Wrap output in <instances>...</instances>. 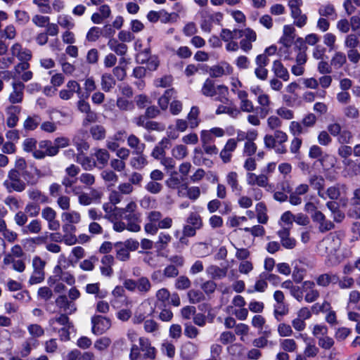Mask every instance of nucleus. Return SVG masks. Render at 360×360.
<instances>
[{"label": "nucleus", "mask_w": 360, "mask_h": 360, "mask_svg": "<svg viewBox=\"0 0 360 360\" xmlns=\"http://www.w3.org/2000/svg\"><path fill=\"white\" fill-rule=\"evenodd\" d=\"M338 280L339 277L336 274L328 273L319 275L316 278V281L319 286L327 287L331 283H338Z\"/></svg>", "instance_id": "c756f323"}, {"label": "nucleus", "mask_w": 360, "mask_h": 360, "mask_svg": "<svg viewBox=\"0 0 360 360\" xmlns=\"http://www.w3.org/2000/svg\"><path fill=\"white\" fill-rule=\"evenodd\" d=\"M56 304L65 314H71L77 310L75 304L72 301H69L65 295L58 296L56 300Z\"/></svg>", "instance_id": "4be33fe9"}, {"label": "nucleus", "mask_w": 360, "mask_h": 360, "mask_svg": "<svg viewBox=\"0 0 360 360\" xmlns=\"http://www.w3.org/2000/svg\"><path fill=\"white\" fill-rule=\"evenodd\" d=\"M94 155L96 158V162L100 165L102 167L107 165L110 159V154L107 150L103 148L95 149Z\"/></svg>", "instance_id": "79ce46f5"}, {"label": "nucleus", "mask_w": 360, "mask_h": 360, "mask_svg": "<svg viewBox=\"0 0 360 360\" xmlns=\"http://www.w3.org/2000/svg\"><path fill=\"white\" fill-rule=\"evenodd\" d=\"M116 82L109 73H105L101 76V88L105 92H109L115 85Z\"/></svg>", "instance_id": "ea45409f"}, {"label": "nucleus", "mask_w": 360, "mask_h": 360, "mask_svg": "<svg viewBox=\"0 0 360 360\" xmlns=\"http://www.w3.org/2000/svg\"><path fill=\"white\" fill-rule=\"evenodd\" d=\"M137 205L134 201H130L124 207H115L112 210L113 214L121 217L129 223L139 224L141 221V213L137 211Z\"/></svg>", "instance_id": "39448f33"}, {"label": "nucleus", "mask_w": 360, "mask_h": 360, "mask_svg": "<svg viewBox=\"0 0 360 360\" xmlns=\"http://www.w3.org/2000/svg\"><path fill=\"white\" fill-rule=\"evenodd\" d=\"M171 146L170 139L164 137L153 149L151 156L158 160L162 159L166 155V149Z\"/></svg>", "instance_id": "f3484780"}, {"label": "nucleus", "mask_w": 360, "mask_h": 360, "mask_svg": "<svg viewBox=\"0 0 360 360\" xmlns=\"http://www.w3.org/2000/svg\"><path fill=\"white\" fill-rule=\"evenodd\" d=\"M41 118L39 115L34 114L29 115L23 122V128L25 131H34L41 124Z\"/></svg>", "instance_id": "c85d7f7f"}, {"label": "nucleus", "mask_w": 360, "mask_h": 360, "mask_svg": "<svg viewBox=\"0 0 360 360\" xmlns=\"http://www.w3.org/2000/svg\"><path fill=\"white\" fill-rule=\"evenodd\" d=\"M39 345V341L34 338H27L20 345L19 354L21 357L26 358L30 355L32 350Z\"/></svg>", "instance_id": "aec40b11"}, {"label": "nucleus", "mask_w": 360, "mask_h": 360, "mask_svg": "<svg viewBox=\"0 0 360 360\" xmlns=\"http://www.w3.org/2000/svg\"><path fill=\"white\" fill-rule=\"evenodd\" d=\"M217 93L219 94L218 98L219 101L223 102V98L228 100L226 96L229 94V89L226 86L220 84L216 86L212 79L210 78L206 79L202 84L201 94L207 97H213L216 96Z\"/></svg>", "instance_id": "423d86ee"}, {"label": "nucleus", "mask_w": 360, "mask_h": 360, "mask_svg": "<svg viewBox=\"0 0 360 360\" xmlns=\"http://www.w3.org/2000/svg\"><path fill=\"white\" fill-rule=\"evenodd\" d=\"M116 257L121 261H127L129 258V252L122 242L115 243Z\"/></svg>", "instance_id": "49530a36"}, {"label": "nucleus", "mask_w": 360, "mask_h": 360, "mask_svg": "<svg viewBox=\"0 0 360 360\" xmlns=\"http://www.w3.org/2000/svg\"><path fill=\"white\" fill-rule=\"evenodd\" d=\"M172 239V238L170 234L165 232H160L155 242V248L158 250H164L168 247Z\"/></svg>", "instance_id": "7c9ffc66"}, {"label": "nucleus", "mask_w": 360, "mask_h": 360, "mask_svg": "<svg viewBox=\"0 0 360 360\" xmlns=\"http://www.w3.org/2000/svg\"><path fill=\"white\" fill-rule=\"evenodd\" d=\"M346 63L347 56L341 51H336L330 60V65L335 69L341 68Z\"/></svg>", "instance_id": "4c0bfd02"}, {"label": "nucleus", "mask_w": 360, "mask_h": 360, "mask_svg": "<svg viewBox=\"0 0 360 360\" xmlns=\"http://www.w3.org/2000/svg\"><path fill=\"white\" fill-rule=\"evenodd\" d=\"M288 312L289 307L286 303L276 304L274 305V315L278 321H280L281 318L288 314Z\"/></svg>", "instance_id": "680f3d73"}, {"label": "nucleus", "mask_w": 360, "mask_h": 360, "mask_svg": "<svg viewBox=\"0 0 360 360\" xmlns=\"http://www.w3.org/2000/svg\"><path fill=\"white\" fill-rule=\"evenodd\" d=\"M30 60L18 61L11 72L12 77L20 78L23 82H28L32 79L33 72L29 70L30 67Z\"/></svg>", "instance_id": "0eeeda50"}, {"label": "nucleus", "mask_w": 360, "mask_h": 360, "mask_svg": "<svg viewBox=\"0 0 360 360\" xmlns=\"http://www.w3.org/2000/svg\"><path fill=\"white\" fill-rule=\"evenodd\" d=\"M290 227H282L277 232L282 246L286 249H293L296 245V240L290 237Z\"/></svg>", "instance_id": "2eb2a0df"}, {"label": "nucleus", "mask_w": 360, "mask_h": 360, "mask_svg": "<svg viewBox=\"0 0 360 360\" xmlns=\"http://www.w3.org/2000/svg\"><path fill=\"white\" fill-rule=\"evenodd\" d=\"M127 145L129 148L134 150V154L143 153L146 148L145 143H142L141 140L134 134H130L127 138Z\"/></svg>", "instance_id": "a878e982"}, {"label": "nucleus", "mask_w": 360, "mask_h": 360, "mask_svg": "<svg viewBox=\"0 0 360 360\" xmlns=\"http://www.w3.org/2000/svg\"><path fill=\"white\" fill-rule=\"evenodd\" d=\"M282 190L283 191H276L274 193V199L281 202H285L288 200V197L287 194L284 193V191L290 193L291 188L289 184L285 182L282 184Z\"/></svg>", "instance_id": "13d9d810"}, {"label": "nucleus", "mask_w": 360, "mask_h": 360, "mask_svg": "<svg viewBox=\"0 0 360 360\" xmlns=\"http://www.w3.org/2000/svg\"><path fill=\"white\" fill-rule=\"evenodd\" d=\"M146 304V302L142 303L139 307V310L135 313L132 319L134 324L141 323L146 318V316L151 315L154 312V309L151 307H150V311L148 313L143 311V309L145 307Z\"/></svg>", "instance_id": "e433bc0d"}, {"label": "nucleus", "mask_w": 360, "mask_h": 360, "mask_svg": "<svg viewBox=\"0 0 360 360\" xmlns=\"http://www.w3.org/2000/svg\"><path fill=\"white\" fill-rule=\"evenodd\" d=\"M12 91L8 96L10 105L20 104L24 99L25 84L22 82L17 80L11 83Z\"/></svg>", "instance_id": "6e6552de"}, {"label": "nucleus", "mask_w": 360, "mask_h": 360, "mask_svg": "<svg viewBox=\"0 0 360 360\" xmlns=\"http://www.w3.org/2000/svg\"><path fill=\"white\" fill-rule=\"evenodd\" d=\"M101 273L103 276L110 277L113 274L112 266L114 264V257L110 255H106L101 259Z\"/></svg>", "instance_id": "393cba45"}, {"label": "nucleus", "mask_w": 360, "mask_h": 360, "mask_svg": "<svg viewBox=\"0 0 360 360\" xmlns=\"http://www.w3.org/2000/svg\"><path fill=\"white\" fill-rule=\"evenodd\" d=\"M139 345L131 344L129 359L130 360H142L141 352L143 353L144 359H154L155 358V349L151 346L150 340L144 337L139 338Z\"/></svg>", "instance_id": "7ed1b4c3"}, {"label": "nucleus", "mask_w": 360, "mask_h": 360, "mask_svg": "<svg viewBox=\"0 0 360 360\" xmlns=\"http://www.w3.org/2000/svg\"><path fill=\"white\" fill-rule=\"evenodd\" d=\"M291 16L294 19V24L298 27H303L307 22V16L303 14L301 9L292 11Z\"/></svg>", "instance_id": "c03bdc74"}, {"label": "nucleus", "mask_w": 360, "mask_h": 360, "mask_svg": "<svg viewBox=\"0 0 360 360\" xmlns=\"http://www.w3.org/2000/svg\"><path fill=\"white\" fill-rule=\"evenodd\" d=\"M121 217H116L114 215V218L112 219L113 223V230L117 232H122L124 230H128L131 232H139L141 231V226L135 223L125 224L124 221L120 220Z\"/></svg>", "instance_id": "4468645a"}, {"label": "nucleus", "mask_w": 360, "mask_h": 360, "mask_svg": "<svg viewBox=\"0 0 360 360\" xmlns=\"http://www.w3.org/2000/svg\"><path fill=\"white\" fill-rule=\"evenodd\" d=\"M136 289L141 293H146L151 289V283L147 277L142 276L136 281Z\"/></svg>", "instance_id": "bf43d9fd"}, {"label": "nucleus", "mask_w": 360, "mask_h": 360, "mask_svg": "<svg viewBox=\"0 0 360 360\" xmlns=\"http://www.w3.org/2000/svg\"><path fill=\"white\" fill-rule=\"evenodd\" d=\"M10 56L3 57L0 61V69H6L15 63V59L18 61L31 60L32 52L30 49L24 47L20 42H15L9 48Z\"/></svg>", "instance_id": "f03ea898"}, {"label": "nucleus", "mask_w": 360, "mask_h": 360, "mask_svg": "<svg viewBox=\"0 0 360 360\" xmlns=\"http://www.w3.org/2000/svg\"><path fill=\"white\" fill-rule=\"evenodd\" d=\"M224 113L228 114L231 117L236 118L239 116L240 110L236 106L219 105L216 110V114L220 115Z\"/></svg>", "instance_id": "37998d69"}, {"label": "nucleus", "mask_w": 360, "mask_h": 360, "mask_svg": "<svg viewBox=\"0 0 360 360\" xmlns=\"http://www.w3.org/2000/svg\"><path fill=\"white\" fill-rule=\"evenodd\" d=\"M244 30L234 29L231 30L229 29L224 28L221 30L219 37L223 41H229L231 39H238L243 36Z\"/></svg>", "instance_id": "bb28decb"}, {"label": "nucleus", "mask_w": 360, "mask_h": 360, "mask_svg": "<svg viewBox=\"0 0 360 360\" xmlns=\"http://www.w3.org/2000/svg\"><path fill=\"white\" fill-rule=\"evenodd\" d=\"M256 212L258 221L261 224H266L269 217L266 214V207L264 203L259 202L257 204Z\"/></svg>", "instance_id": "09e8293b"}, {"label": "nucleus", "mask_w": 360, "mask_h": 360, "mask_svg": "<svg viewBox=\"0 0 360 360\" xmlns=\"http://www.w3.org/2000/svg\"><path fill=\"white\" fill-rule=\"evenodd\" d=\"M147 222L144 226L146 233L155 235L159 229H169L172 226L173 220L167 217L162 219V214L160 211H150L146 214Z\"/></svg>", "instance_id": "f257e3e1"}, {"label": "nucleus", "mask_w": 360, "mask_h": 360, "mask_svg": "<svg viewBox=\"0 0 360 360\" xmlns=\"http://www.w3.org/2000/svg\"><path fill=\"white\" fill-rule=\"evenodd\" d=\"M238 98L240 100V108H238L240 111L245 112H252L255 110L253 103L248 99V94L247 91H239L238 92Z\"/></svg>", "instance_id": "b1692460"}, {"label": "nucleus", "mask_w": 360, "mask_h": 360, "mask_svg": "<svg viewBox=\"0 0 360 360\" xmlns=\"http://www.w3.org/2000/svg\"><path fill=\"white\" fill-rule=\"evenodd\" d=\"M137 156L132 158L130 160L131 166L136 169H141L147 165V160L143 153L136 154Z\"/></svg>", "instance_id": "052dcab7"}, {"label": "nucleus", "mask_w": 360, "mask_h": 360, "mask_svg": "<svg viewBox=\"0 0 360 360\" xmlns=\"http://www.w3.org/2000/svg\"><path fill=\"white\" fill-rule=\"evenodd\" d=\"M341 245V240L335 233H330L319 242L317 248L320 255L330 257Z\"/></svg>", "instance_id": "20e7f679"}, {"label": "nucleus", "mask_w": 360, "mask_h": 360, "mask_svg": "<svg viewBox=\"0 0 360 360\" xmlns=\"http://www.w3.org/2000/svg\"><path fill=\"white\" fill-rule=\"evenodd\" d=\"M92 332L96 335H101L111 326L110 319L102 316H94L91 319Z\"/></svg>", "instance_id": "9d476101"}, {"label": "nucleus", "mask_w": 360, "mask_h": 360, "mask_svg": "<svg viewBox=\"0 0 360 360\" xmlns=\"http://www.w3.org/2000/svg\"><path fill=\"white\" fill-rule=\"evenodd\" d=\"M27 195L29 198L35 202L45 204L49 202V197L44 194L41 191L37 188H30L27 191Z\"/></svg>", "instance_id": "cd10ccee"}, {"label": "nucleus", "mask_w": 360, "mask_h": 360, "mask_svg": "<svg viewBox=\"0 0 360 360\" xmlns=\"http://www.w3.org/2000/svg\"><path fill=\"white\" fill-rule=\"evenodd\" d=\"M63 221L68 224H79L81 221V215L77 211L65 212L62 213Z\"/></svg>", "instance_id": "a18cd8bd"}, {"label": "nucleus", "mask_w": 360, "mask_h": 360, "mask_svg": "<svg viewBox=\"0 0 360 360\" xmlns=\"http://www.w3.org/2000/svg\"><path fill=\"white\" fill-rule=\"evenodd\" d=\"M86 292L89 294L95 295L98 298H104L106 296V292L100 290V284L90 283L86 286Z\"/></svg>", "instance_id": "864d4df0"}, {"label": "nucleus", "mask_w": 360, "mask_h": 360, "mask_svg": "<svg viewBox=\"0 0 360 360\" xmlns=\"http://www.w3.org/2000/svg\"><path fill=\"white\" fill-rule=\"evenodd\" d=\"M41 230V224L38 219H34L29 224L24 226L22 231L25 233H39Z\"/></svg>", "instance_id": "6e6d98bb"}, {"label": "nucleus", "mask_w": 360, "mask_h": 360, "mask_svg": "<svg viewBox=\"0 0 360 360\" xmlns=\"http://www.w3.org/2000/svg\"><path fill=\"white\" fill-rule=\"evenodd\" d=\"M172 155L175 159L181 160L188 155V149L184 145H176L172 150Z\"/></svg>", "instance_id": "3c124183"}, {"label": "nucleus", "mask_w": 360, "mask_h": 360, "mask_svg": "<svg viewBox=\"0 0 360 360\" xmlns=\"http://www.w3.org/2000/svg\"><path fill=\"white\" fill-rule=\"evenodd\" d=\"M345 117L349 120L359 119L360 114L359 109L354 105H348L342 109Z\"/></svg>", "instance_id": "603ef678"}, {"label": "nucleus", "mask_w": 360, "mask_h": 360, "mask_svg": "<svg viewBox=\"0 0 360 360\" xmlns=\"http://www.w3.org/2000/svg\"><path fill=\"white\" fill-rule=\"evenodd\" d=\"M312 219L314 221L319 224V229L322 233L330 231L334 227L333 222L327 220L321 211H316L312 216Z\"/></svg>", "instance_id": "412c9836"}, {"label": "nucleus", "mask_w": 360, "mask_h": 360, "mask_svg": "<svg viewBox=\"0 0 360 360\" xmlns=\"http://www.w3.org/2000/svg\"><path fill=\"white\" fill-rule=\"evenodd\" d=\"M244 38L239 42V47L244 52L248 53L252 49V43L257 40V34L251 28L244 29Z\"/></svg>", "instance_id": "f8f14e48"}, {"label": "nucleus", "mask_w": 360, "mask_h": 360, "mask_svg": "<svg viewBox=\"0 0 360 360\" xmlns=\"http://www.w3.org/2000/svg\"><path fill=\"white\" fill-rule=\"evenodd\" d=\"M206 271L212 278L221 279L226 276L227 267L220 268L216 265H210L207 268Z\"/></svg>", "instance_id": "72a5a7b5"}, {"label": "nucleus", "mask_w": 360, "mask_h": 360, "mask_svg": "<svg viewBox=\"0 0 360 360\" xmlns=\"http://www.w3.org/2000/svg\"><path fill=\"white\" fill-rule=\"evenodd\" d=\"M257 103L260 105L259 114L263 118L265 117L271 111V100L268 94L261 93L257 97Z\"/></svg>", "instance_id": "5701e85b"}, {"label": "nucleus", "mask_w": 360, "mask_h": 360, "mask_svg": "<svg viewBox=\"0 0 360 360\" xmlns=\"http://www.w3.org/2000/svg\"><path fill=\"white\" fill-rule=\"evenodd\" d=\"M226 180L232 192L240 193L242 191V187L239 184L238 175L236 172H229L226 176Z\"/></svg>", "instance_id": "473e14b6"}, {"label": "nucleus", "mask_w": 360, "mask_h": 360, "mask_svg": "<svg viewBox=\"0 0 360 360\" xmlns=\"http://www.w3.org/2000/svg\"><path fill=\"white\" fill-rule=\"evenodd\" d=\"M233 72V68L226 62H222L219 65L210 68V75L217 78L223 75H229Z\"/></svg>", "instance_id": "a211bd4d"}, {"label": "nucleus", "mask_w": 360, "mask_h": 360, "mask_svg": "<svg viewBox=\"0 0 360 360\" xmlns=\"http://www.w3.org/2000/svg\"><path fill=\"white\" fill-rule=\"evenodd\" d=\"M4 184L9 193L13 191L22 192L26 188L25 183L22 180L5 181Z\"/></svg>", "instance_id": "58836bf2"}, {"label": "nucleus", "mask_w": 360, "mask_h": 360, "mask_svg": "<svg viewBox=\"0 0 360 360\" xmlns=\"http://www.w3.org/2000/svg\"><path fill=\"white\" fill-rule=\"evenodd\" d=\"M175 95L176 91L172 88L165 91L164 94L158 99V105L162 110L167 108L169 101L174 98Z\"/></svg>", "instance_id": "f704fd0d"}, {"label": "nucleus", "mask_w": 360, "mask_h": 360, "mask_svg": "<svg viewBox=\"0 0 360 360\" xmlns=\"http://www.w3.org/2000/svg\"><path fill=\"white\" fill-rule=\"evenodd\" d=\"M345 188V185H340L339 184L335 186H330L326 190V195L331 200H338L340 196V188Z\"/></svg>", "instance_id": "e2e57ef3"}, {"label": "nucleus", "mask_w": 360, "mask_h": 360, "mask_svg": "<svg viewBox=\"0 0 360 360\" xmlns=\"http://www.w3.org/2000/svg\"><path fill=\"white\" fill-rule=\"evenodd\" d=\"M247 183L250 186H258L262 188L271 186L269 182V178L266 174H256L252 172L247 174Z\"/></svg>", "instance_id": "dca6fc26"}, {"label": "nucleus", "mask_w": 360, "mask_h": 360, "mask_svg": "<svg viewBox=\"0 0 360 360\" xmlns=\"http://www.w3.org/2000/svg\"><path fill=\"white\" fill-rule=\"evenodd\" d=\"M39 149L34 150V158L36 159H43L47 156H54L58 154L56 147L52 145L51 141L48 140L41 141L38 144Z\"/></svg>", "instance_id": "1a4fd4ad"}, {"label": "nucleus", "mask_w": 360, "mask_h": 360, "mask_svg": "<svg viewBox=\"0 0 360 360\" xmlns=\"http://www.w3.org/2000/svg\"><path fill=\"white\" fill-rule=\"evenodd\" d=\"M56 212L51 207H46L41 211V217L48 222V227L51 231H58L60 222L56 220Z\"/></svg>", "instance_id": "ddd939ff"}, {"label": "nucleus", "mask_w": 360, "mask_h": 360, "mask_svg": "<svg viewBox=\"0 0 360 360\" xmlns=\"http://www.w3.org/2000/svg\"><path fill=\"white\" fill-rule=\"evenodd\" d=\"M27 331L31 336L30 338H34L36 340L42 337L45 333L44 328L37 323L30 324L27 326Z\"/></svg>", "instance_id": "8fccbe9b"}, {"label": "nucleus", "mask_w": 360, "mask_h": 360, "mask_svg": "<svg viewBox=\"0 0 360 360\" xmlns=\"http://www.w3.org/2000/svg\"><path fill=\"white\" fill-rule=\"evenodd\" d=\"M186 221L188 225L193 226L198 230L202 226V218L196 212H191L187 218Z\"/></svg>", "instance_id": "338daca9"}, {"label": "nucleus", "mask_w": 360, "mask_h": 360, "mask_svg": "<svg viewBox=\"0 0 360 360\" xmlns=\"http://www.w3.org/2000/svg\"><path fill=\"white\" fill-rule=\"evenodd\" d=\"M21 111L22 108L18 105H9L6 108V124L8 127L13 128L17 125Z\"/></svg>", "instance_id": "9b49d317"}, {"label": "nucleus", "mask_w": 360, "mask_h": 360, "mask_svg": "<svg viewBox=\"0 0 360 360\" xmlns=\"http://www.w3.org/2000/svg\"><path fill=\"white\" fill-rule=\"evenodd\" d=\"M295 38V29L292 25H284L283 35L279 39V42L285 47H290Z\"/></svg>", "instance_id": "6ab92c4d"}, {"label": "nucleus", "mask_w": 360, "mask_h": 360, "mask_svg": "<svg viewBox=\"0 0 360 360\" xmlns=\"http://www.w3.org/2000/svg\"><path fill=\"white\" fill-rule=\"evenodd\" d=\"M76 162L81 165L82 168L86 171L91 170L96 166V161L92 160L91 158L88 156L81 155L80 154L76 156Z\"/></svg>", "instance_id": "c9c22d12"}, {"label": "nucleus", "mask_w": 360, "mask_h": 360, "mask_svg": "<svg viewBox=\"0 0 360 360\" xmlns=\"http://www.w3.org/2000/svg\"><path fill=\"white\" fill-rule=\"evenodd\" d=\"M68 314H61L58 317H54L51 319L49 321V324L50 326L53 327V329L56 330V328H54V325L56 323H59L60 325L63 326V327L68 326V325L72 324L67 316Z\"/></svg>", "instance_id": "4d7b16f0"}, {"label": "nucleus", "mask_w": 360, "mask_h": 360, "mask_svg": "<svg viewBox=\"0 0 360 360\" xmlns=\"http://www.w3.org/2000/svg\"><path fill=\"white\" fill-rule=\"evenodd\" d=\"M309 183L315 190H323L325 186V179L322 176L312 174L309 178Z\"/></svg>", "instance_id": "de8ad7c7"}, {"label": "nucleus", "mask_w": 360, "mask_h": 360, "mask_svg": "<svg viewBox=\"0 0 360 360\" xmlns=\"http://www.w3.org/2000/svg\"><path fill=\"white\" fill-rule=\"evenodd\" d=\"M200 113L199 108L197 106H193L188 114L187 119L189 127L191 129L197 127L199 124L200 120L198 118Z\"/></svg>", "instance_id": "a19ab883"}, {"label": "nucleus", "mask_w": 360, "mask_h": 360, "mask_svg": "<svg viewBox=\"0 0 360 360\" xmlns=\"http://www.w3.org/2000/svg\"><path fill=\"white\" fill-rule=\"evenodd\" d=\"M318 13L321 17L329 18L336 15V11L334 6L331 4L321 5L318 10Z\"/></svg>", "instance_id": "5fc2aeb1"}, {"label": "nucleus", "mask_w": 360, "mask_h": 360, "mask_svg": "<svg viewBox=\"0 0 360 360\" xmlns=\"http://www.w3.org/2000/svg\"><path fill=\"white\" fill-rule=\"evenodd\" d=\"M58 24L63 28L71 30L75 27V23L72 21L70 16L67 15H60L57 18Z\"/></svg>", "instance_id": "774afa93"}, {"label": "nucleus", "mask_w": 360, "mask_h": 360, "mask_svg": "<svg viewBox=\"0 0 360 360\" xmlns=\"http://www.w3.org/2000/svg\"><path fill=\"white\" fill-rule=\"evenodd\" d=\"M190 303L197 304L205 300L203 293L199 290H190L187 293Z\"/></svg>", "instance_id": "69168bd1"}, {"label": "nucleus", "mask_w": 360, "mask_h": 360, "mask_svg": "<svg viewBox=\"0 0 360 360\" xmlns=\"http://www.w3.org/2000/svg\"><path fill=\"white\" fill-rule=\"evenodd\" d=\"M78 179L81 184L87 188H91L96 182L95 176L88 172L82 173Z\"/></svg>", "instance_id": "0e129e2a"}, {"label": "nucleus", "mask_w": 360, "mask_h": 360, "mask_svg": "<svg viewBox=\"0 0 360 360\" xmlns=\"http://www.w3.org/2000/svg\"><path fill=\"white\" fill-rule=\"evenodd\" d=\"M272 71L277 77H279L284 81H288L289 79L290 75L288 71L280 60H275L274 62Z\"/></svg>", "instance_id": "2f4dec72"}]
</instances>
